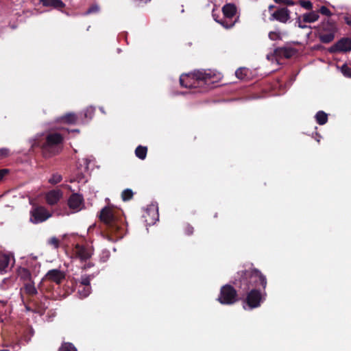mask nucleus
I'll return each instance as SVG.
<instances>
[{
    "label": "nucleus",
    "instance_id": "nucleus-20",
    "mask_svg": "<svg viewBox=\"0 0 351 351\" xmlns=\"http://www.w3.org/2000/svg\"><path fill=\"white\" fill-rule=\"evenodd\" d=\"M58 120L64 123L75 124L77 120V117L75 113L69 112L60 117Z\"/></svg>",
    "mask_w": 351,
    "mask_h": 351
},
{
    "label": "nucleus",
    "instance_id": "nucleus-24",
    "mask_svg": "<svg viewBox=\"0 0 351 351\" xmlns=\"http://www.w3.org/2000/svg\"><path fill=\"white\" fill-rule=\"evenodd\" d=\"M147 154V147L145 146L138 145L135 149V155L141 160L145 159Z\"/></svg>",
    "mask_w": 351,
    "mask_h": 351
},
{
    "label": "nucleus",
    "instance_id": "nucleus-23",
    "mask_svg": "<svg viewBox=\"0 0 351 351\" xmlns=\"http://www.w3.org/2000/svg\"><path fill=\"white\" fill-rule=\"evenodd\" d=\"M315 118L319 125H324L328 121V114L322 110L318 111Z\"/></svg>",
    "mask_w": 351,
    "mask_h": 351
},
{
    "label": "nucleus",
    "instance_id": "nucleus-10",
    "mask_svg": "<svg viewBox=\"0 0 351 351\" xmlns=\"http://www.w3.org/2000/svg\"><path fill=\"white\" fill-rule=\"evenodd\" d=\"M29 214V221L34 224L43 223L52 216L51 213L43 206H33Z\"/></svg>",
    "mask_w": 351,
    "mask_h": 351
},
{
    "label": "nucleus",
    "instance_id": "nucleus-15",
    "mask_svg": "<svg viewBox=\"0 0 351 351\" xmlns=\"http://www.w3.org/2000/svg\"><path fill=\"white\" fill-rule=\"evenodd\" d=\"M83 203L84 198L82 195L79 193H73L68 199V206L69 208L74 212L80 210Z\"/></svg>",
    "mask_w": 351,
    "mask_h": 351
},
{
    "label": "nucleus",
    "instance_id": "nucleus-11",
    "mask_svg": "<svg viewBox=\"0 0 351 351\" xmlns=\"http://www.w3.org/2000/svg\"><path fill=\"white\" fill-rule=\"evenodd\" d=\"M74 254L81 263L86 262L90 259L93 254V249L90 246L77 243L74 248Z\"/></svg>",
    "mask_w": 351,
    "mask_h": 351
},
{
    "label": "nucleus",
    "instance_id": "nucleus-38",
    "mask_svg": "<svg viewBox=\"0 0 351 351\" xmlns=\"http://www.w3.org/2000/svg\"><path fill=\"white\" fill-rule=\"evenodd\" d=\"M99 10V5H96V4H94V5H92L86 11V14H93V13H96V12H98Z\"/></svg>",
    "mask_w": 351,
    "mask_h": 351
},
{
    "label": "nucleus",
    "instance_id": "nucleus-45",
    "mask_svg": "<svg viewBox=\"0 0 351 351\" xmlns=\"http://www.w3.org/2000/svg\"><path fill=\"white\" fill-rule=\"evenodd\" d=\"M299 27L302 28V29H304L306 28L307 26L305 25H302L300 23H299Z\"/></svg>",
    "mask_w": 351,
    "mask_h": 351
},
{
    "label": "nucleus",
    "instance_id": "nucleus-30",
    "mask_svg": "<svg viewBox=\"0 0 351 351\" xmlns=\"http://www.w3.org/2000/svg\"><path fill=\"white\" fill-rule=\"evenodd\" d=\"M60 240L56 237H53L47 241V244L53 246L55 249H58L60 247Z\"/></svg>",
    "mask_w": 351,
    "mask_h": 351
},
{
    "label": "nucleus",
    "instance_id": "nucleus-4",
    "mask_svg": "<svg viewBox=\"0 0 351 351\" xmlns=\"http://www.w3.org/2000/svg\"><path fill=\"white\" fill-rule=\"evenodd\" d=\"M64 136L57 132H51L46 136L45 141L42 146L43 154L46 158H50L60 153Z\"/></svg>",
    "mask_w": 351,
    "mask_h": 351
},
{
    "label": "nucleus",
    "instance_id": "nucleus-39",
    "mask_svg": "<svg viewBox=\"0 0 351 351\" xmlns=\"http://www.w3.org/2000/svg\"><path fill=\"white\" fill-rule=\"evenodd\" d=\"M269 38L271 40H276L280 38V34H279V33H277L276 32H270L269 33Z\"/></svg>",
    "mask_w": 351,
    "mask_h": 351
},
{
    "label": "nucleus",
    "instance_id": "nucleus-51",
    "mask_svg": "<svg viewBox=\"0 0 351 351\" xmlns=\"http://www.w3.org/2000/svg\"><path fill=\"white\" fill-rule=\"evenodd\" d=\"M73 131H75V132H79V130H74Z\"/></svg>",
    "mask_w": 351,
    "mask_h": 351
},
{
    "label": "nucleus",
    "instance_id": "nucleus-25",
    "mask_svg": "<svg viewBox=\"0 0 351 351\" xmlns=\"http://www.w3.org/2000/svg\"><path fill=\"white\" fill-rule=\"evenodd\" d=\"M90 287L86 286H78L77 293L80 295L81 298H84L87 297L90 293Z\"/></svg>",
    "mask_w": 351,
    "mask_h": 351
},
{
    "label": "nucleus",
    "instance_id": "nucleus-28",
    "mask_svg": "<svg viewBox=\"0 0 351 351\" xmlns=\"http://www.w3.org/2000/svg\"><path fill=\"white\" fill-rule=\"evenodd\" d=\"M95 109L92 106L87 107L84 110V117L91 119L95 114Z\"/></svg>",
    "mask_w": 351,
    "mask_h": 351
},
{
    "label": "nucleus",
    "instance_id": "nucleus-37",
    "mask_svg": "<svg viewBox=\"0 0 351 351\" xmlns=\"http://www.w3.org/2000/svg\"><path fill=\"white\" fill-rule=\"evenodd\" d=\"M319 12L325 16H330L332 15L330 10L326 6H322L319 9Z\"/></svg>",
    "mask_w": 351,
    "mask_h": 351
},
{
    "label": "nucleus",
    "instance_id": "nucleus-9",
    "mask_svg": "<svg viewBox=\"0 0 351 351\" xmlns=\"http://www.w3.org/2000/svg\"><path fill=\"white\" fill-rule=\"evenodd\" d=\"M38 293V289L36 288L34 281L24 282L23 287L21 289V295H25L29 302H32L35 306V309L32 310V311L41 313L45 310V308L42 307L41 305H38L34 301V297L36 296ZM26 308L27 311H32L28 306H26Z\"/></svg>",
    "mask_w": 351,
    "mask_h": 351
},
{
    "label": "nucleus",
    "instance_id": "nucleus-21",
    "mask_svg": "<svg viewBox=\"0 0 351 351\" xmlns=\"http://www.w3.org/2000/svg\"><path fill=\"white\" fill-rule=\"evenodd\" d=\"M276 51L278 52L280 56H283L286 58H291L295 53L294 49L288 47L278 48L276 49Z\"/></svg>",
    "mask_w": 351,
    "mask_h": 351
},
{
    "label": "nucleus",
    "instance_id": "nucleus-26",
    "mask_svg": "<svg viewBox=\"0 0 351 351\" xmlns=\"http://www.w3.org/2000/svg\"><path fill=\"white\" fill-rule=\"evenodd\" d=\"M134 193L133 191L130 189H126L123 190L121 193V198L123 201L127 202L130 201L133 198Z\"/></svg>",
    "mask_w": 351,
    "mask_h": 351
},
{
    "label": "nucleus",
    "instance_id": "nucleus-19",
    "mask_svg": "<svg viewBox=\"0 0 351 351\" xmlns=\"http://www.w3.org/2000/svg\"><path fill=\"white\" fill-rule=\"evenodd\" d=\"M17 273L18 276L24 282L33 281L32 274L28 269L20 267L17 270Z\"/></svg>",
    "mask_w": 351,
    "mask_h": 351
},
{
    "label": "nucleus",
    "instance_id": "nucleus-18",
    "mask_svg": "<svg viewBox=\"0 0 351 351\" xmlns=\"http://www.w3.org/2000/svg\"><path fill=\"white\" fill-rule=\"evenodd\" d=\"M62 197V192L60 190H52L46 195V201L48 204L53 206L56 204Z\"/></svg>",
    "mask_w": 351,
    "mask_h": 351
},
{
    "label": "nucleus",
    "instance_id": "nucleus-36",
    "mask_svg": "<svg viewBox=\"0 0 351 351\" xmlns=\"http://www.w3.org/2000/svg\"><path fill=\"white\" fill-rule=\"evenodd\" d=\"M62 180V176L58 174L53 175V176L49 179V182L51 184H58Z\"/></svg>",
    "mask_w": 351,
    "mask_h": 351
},
{
    "label": "nucleus",
    "instance_id": "nucleus-5",
    "mask_svg": "<svg viewBox=\"0 0 351 351\" xmlns=\"http://www.w3.org/2000/svg\"><path fill=\"white\" fill-rule=\"evenodd\" d=\"M240 295H242L241 301L243 304V308L245 309V306L249 309H254L259 307L265 300L266 295L265 291L262 289H250L247 291H239Z\"/></svg>",
    "mask_w": 351,
    "mask_h": 351
},
{
    "label": "nucleus",
    "instance_id": "nucleus-13",
    "mask_svg": "<svg viewBox=\"0 0 351 351\" xmlns=\"http://www.w3.org/2000/svg\"><path fill=\"white\" fill-rule=\"evenodd\" d=\"M269 21H278L286 23L290 19V11L287 8H280L274 11L269 16Z\"/></svg>",
    "mask_w": 351,
    "mask_h": 351
},
{
    "label": "nucleus",
    "instance_id": "nucleus-34",
    "mask_svg": "<svg viewBox=\"0 0 351 351\" xmlns=\"http://www.w3.org/2000/svg\"><path fill=\"white\" fill-rule=\"evenodd\" d=\"M299 4L304 8L311 10L313 8V3L310 1L300 0Z\"/></svg>",
    "mask_w": 351,
    "mask_h": 351
},
{
    "label": "nucleus",
    "instance_id": "nucleus-31",
    "mask_svg": "<svg viewBox=\"0 0 351 351\" xmlns=\"http://www.w3.org/2000/svg\"><path fill=\"white\" fill-rule=\"evenodd\" d=\"M93 276L91 275L82 276V280L80 285L90 287V280Z\"/></svg>",
    "mask_w": 351,
    "mask_h": 351
},
{
    "label": "nucleus",
    "instance_id": "nucleus-27",
    "mask_svg": "<svg viewBox=\"0 0 351 351\" xmlns=\"http://www.w3.org/2000/svg\"><path fill=\"white\" fill-rule=\"evenodd\" d=\"M59 351H77L74 345L69 342H64L59 348Z\"/></svg>",
    "mask_w": 351,
    "mask_h": 351
},
{
    "label": "nucleus",
    "instance_id": "nucleus-29",
    "mask_svg": "<svg viewBox=\"0 0 351 351\" xmlns=\"http://www.w3.org/2000/svg\"><path fill=\"white\" fill-rule=\"evenodd\" d=\"M183 231L185 234L191 236L194 232V228L189 223H186L183 226Z\"/></svg>",
    "mask_w": 351,
    "mask_h": 351
},
{
    "label": "nucleus",
    "instance_id": "nucleus-22",
    "mask_svg": "<svg viewBox=\"0 0 351 351\" xmlns=\"http://www.w3.org/2000/svg\"><path fill=\"white\" fill-rule=\"evenodd\" d=\"M319 16L318 13L312 11L303 14L302 19L304 23H313L318 20Z\"/></svg>",
    "mask_w": 351,
    "mask_h": 351
},
{
    "label": "nucleus",
    "instance_id": "nucleus-48",
    "mask_svg": "<svg viewBox=\"0 0 351 351\" xmlns=\"http://www.w3.org/2000/svg\"><path fill=\"white\" fill-rule=\"evenodd\" d=\"M1 351H10V350L8 348H3V349H1Z\"/></svg>",
    "mask_w": 351,
    "mask_h": 351
},
{
    "label": "nucleus",
    "instance_id": "nucleus-35",
    "mask_svg": "<svg viewBox=\"0 0 351 351\" xmlns=\"http://www.w3.org/2000/svg\"><path fill=\"white\" fill-rule=\"evenodd\" d=\"M15 280H16V278L15 277L4 278L3 280L2 283H1V289L3 288V284H8V287L9 286H13L14 284Z\"/></svg>",
    "mask_w": 351,
    "mask_h": 351
},
{
    "label": "nucleus",
    "instance_id": "nucleus-8",
    "mask_svg": "<svg viewBox=\"0 0 351 351\" xmlns=\"http://www.w3.org/2000/svg\"><path fill=\"white\" fill-rule=\"evenodd\" d=\"M241 297L239 296L237 289L230 285H225L220 289V293L217 301L223 305H232L240 301Z\"/></svg>",
    "mask_w": 351,
    "mask_h": 351
},
{
    "label": "nucleus",
    "instance_id": "nucleus-50",
    "mask_svg": "<svg viewBox=\"0 0 351 351\" xmlns=\"http://www.w3.org/2000/svg\"><path fill=\"white\" fill-rule=\"evenodd\" d=\"M1 338H3V332H1Z\"/></svg>",
    "mask_w": 351,
    "mask_h": 351
},
{
    "label": "nucleus",
    "instance_id": "nucleus-44",
    "mask_svg": "<svg viewBox=\"0 0 351 351\" xmlns=\"http://www.w3.org/2000/svg\"><path fill=\"white\" fill-rule=\"evenodd\" d=\"M284 4L287 5H293L295 4V3H294V1H293L291 0H287V1H285Z\"/></svg>",
    "mask_w": 351,
    "mask_h": 351
},
{
    "label": "nucleus",
    "instance_id": "nucleus-17",
    "mask_svg": "<svg viewBox=\"0 0 351 351\" xmlns=\"http://www.w3.org/2000/svg\"><path fill=\"white\" fill-rule=\"evenodd\" d=\"M39 3L44 7H50L59 11H62L66 7L62 0H39Z\"/></svg>",
    "mask_w": 351,
    "mask_h": 351
},
{
    "label": "nucleus",
    "instance_id": "nucleus-49",
    "mask_svg": "<svg viewBox=\"0 0 351 351\" xmlns=\"http://www.w3.org/2000/svg\"><path fill=\"white\" fill-rule=\"evenodd\" d=\"M274 7V5H270V6L269 7V10H271Z\"/></svg>",
    "mask_w": 351,
    "mask_h": 351
},
{
    "label": "nucleus",
    "instance_id": "nucleus-47",
    "mask_svg": "<svg viewBox=\"0 0 351 351\" xmlns=\"http://www.w3.org/2000/svg\"><path fill=\"white\" fill-rule=\"evenodd\" d=\"M1 346L6 347V348L10 347V346H8V344H7V343H1Z\"/></svg>",
    "mask_w": 351,
    "mask_h": 351
},
{
    "label": "nucleus",
    "instance_id": "nucleus-41",
    "mask_svg": "<svg viewBox=\"0 0 351 351\" xmlns=\"http://www.w3.org/2000/svg\"><path fill=\"white\" fill-rule=\"evenodd\" d=\"M10 150L6 148H1V158L6 157L9 155Z\"/></svg>",
    "mask_w": 351,
    "mask_h": 351
},
{
    "label": "nucleus",
    "instance_id": "nucleus-52",
    "mask_svg": "<svg viewBox=\"0 0 351 351\" xmlns=\"http://www.w3.org/2000/svg\"><path fill=\"white\" fill-rule=\"evenodd\" d=\"M1 305H2V304H3L4 302H3V301L1 300Z\"/></svg>",
    "mask_w": 351,
    "mask_h": 351
},
{
    "label": "nucleus",
    "instance_id": "nucleus-16",
    "mask_svg": "<svg viewBox=\"0 0 351 351\" xmlns=\"http://www.w3.org/2000/svg\"><path fill=\"white\" fill-rule=\"evenodd\" d=\"M14 263L15 260L12 253L3 254L1 252V273L8 268H12Z\"/></svg>",
    "mask_w": 351,
    "mask_h": 351
},
{
    "label": "nucleus",
    "instance_id": "nucleus-7",
    "mask_svg": "<svg viewBox=\"0 0 351 351\" xmlns=\"http://www.w3.org/2000/svg\"><path fill=\"white\" fill-rule=\"evenodd\" d=\"M223 17L221 19H215V21L226 29L232 28L237 21L239 16L233 19L237 14V8L234 3H226L222 7Z\"/></svg>",
    "mask_w": 351,
    "mask_h": 351
},
{
    "label": "nucleus",
    "instance_id": "nucleus-33",
    "mask_svg": "<svg viewBox=\"0 0 351 351\" xmlns=\"http://www.w3.org/2000/svg\"><path fill=\"white\" fill-rule=\"evenodd\" d=\"M341 71L343 74L344 76L347 77H351V68L348 66L347 64H344L341 68Z\"/></svg>",
    "mask_w": 351,
    "mask_h": 351
},
{
    "label": "nucleus",
    "instance_id": "nucleus-40",
    "mask_svg": "<svg viewBox=\"0 0 351 351\" xmlns=\"http://www.w3.org/2000/svg\"><path fill=\"white\" fill-rule=\"evenodd\" d=\"M84 265L82 267L83 269H88L94 266V264L91 261H90V260H88V262L86 261V262H84Z\"/></svg>",
    "mask_w": 351,
    "mask_h": 351
},
{
    "label": "nucleus",
    "instance_id": "nucleus-14",
    "mask_svg": "<svg viewBox=\"0 0 351 351\" xmlns=\"http://www.w3.org/2000/svg\"><path fill=\"white\" fill-rule=\"evenodd\" d=\"M64 278L65 274L63 271L60 269H53L47 271L43 281L48 280L60 285Z\"/></svg>",
    "mask_w": 351,
    "mask_h": 351
},
{
    "label": "nucleus",
    "instance_id": "nucleus-32",
    "mask_svg": "<svg viewBox=\"0 0 351 351\" xmlns=\"http://www.w3.org/2000/svg\"><path fill=\"white\" fill-rule=\"evenodd\" d=\"M235 75L239 79L243 80L247 76V70L243 68L238 69L235 72Z\"/></svg>",
    "mask_w": 351,
    "mask_h": 351
},
{
    "label": "nucleus",
    "instance_id": "nucleus-42",
    "mask_svg": "<svg viewBox=\"0 0 351 351\" xmlns=\"http://www.w3.org/2000/svg\"><path fill=\"white\" fill-rule=\"evenodd\" d=\"M9 171L10 170L8 169H1V180L9 173Z\"/></svg>",
    "mask_w": 351,
    "mask_h": 351
},
{
    "label": "nucleus",
    "instance_id": "nucleus-2",
    "mask_svg": "<svg viewBox=\"0 0 351 351\" xmlns=\"http://www.w3.org/2000/svg\"><path fill=\"white\" fill-rule=\"evenodd\" d=\"M253 266V264H252ZM239 291H247L250 289H262L265 291L267 285L266 276L256 268L250 267L237 272L232 281Z\"/></svg>",
    "mask_w": 351,
    "mask_h": 351
},
{
    "label": "nucleus",
    "instance_id": "nucleus-43",
    "mask_svg": "<svg viewBox=\"0 0 351 351\" xmlns=\"http://www.w3.org/2000/svg\"><path fill=\"white\" fill-rule=\"evenodd\" d=\"M345 22L348 25L351 26V16H346L345 17Z\"/></svg>",
    "mask_w": 351,
    "mask_h": 351
},
{
    "label": "nucleus",
    "instance_id": "nucleus-1",
    "mask_svg": "<svg viewBox=\"0 0 351 351\" xmlns=\"http://www.w3.org/2000/svg\"><path fill=\"white\" fill-rule=\"evenodd\" d=\"M99 217L105 226V230L102 232L104 238L116 242L125 234L126 225L121 210L105 206L101 210Z\"/></svg>",
    "mask_w": 351,
    "mask_h": 351
},
{
    "label": "nucleus",
    "instance_id": "nucleus-6",
    "mask_svg": "<svg viewBox=\"0 0 351 351\" xmlns=\"http://www.w3.org/2000/svg\"><path fill=\"white\" fill-rule=\"evenodd\" d=\"M337 32L336 23L329 19H325L317 26V37L322 43H331Z\"/></svg>",
    "mask_w": 351,
    "mask_h": 351
},
{
    "label": "nucleus",
    "instance_id": "nucleus-46",
    "mask_svg": "<svg viewBox=\"0 0 351 351\" xmlns=\"http://www.w3.org/2000/svg\"><path fill=\"white\" fill-rule=\"evenodd\" d=\"M213 16L215 20V19H219V16H217L216 14L214 13V12H213Z\"/></svg>",
    "mask_w": 351,
    "mask_h": 351
},
{
    "label": "nucleus",
    "instance_id": "nucleus-12",
    "mask_svg": "<svg viewBox=\"0 0 351 351\" xmlns=\"http://www.w3.org/2000/svg\"><path fill=\"white\" fill-rule=\"evenodd\" d=\"M351 51V38H342L328 49L330 53Z\"/></svg>",
    "mask_w": 351,
    "mask_h": 351
},
{
    "label": "nucleus",
    "instance_id": "nucleus-3",
    "mask_svg": "<svg viewBox=\"0 0 351 351\" xmlns=\"http://www.w3.org/2000/svg\"><path fill=\"white\" fill-rule=\"evenodd\" d=\"M215 75L210 71H197L192 75H182L180 78V85L185 88H196L206 85L210 87L216 81Z\"/></svg>",
    "mask_w": 351,
    "mask_h": 351
}]
</instances>
